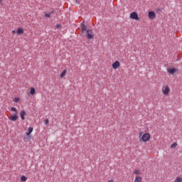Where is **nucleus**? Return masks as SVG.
<instances>
[{
    "label": "nucleus",
    "instance_id": "obj_12",
    "mask_svg": "<svg viewBox=\"0 0 182 182\" xmlns=\"http://www.w3.org/2000/svg\"><path fill=\"white\" fill-rule=\"evenodd\" d=\"M17 35H22L23 33V29L18 28L16 31Z\"/></svg>",
    "mask_w": 182,
    "mask_h": 182
},
{
    "label": "nucleus",
    "instance_id": "obj_3",
    "mask_svg": "<svg viewBox=\"0 0 182 182\" xmlns=\"http://www.w3.org/2000/svg\"><path fill=\"white\" fill-rule=\"evenodd\" d=\"M170 87L168 85H164L161 89V92L164 96H168L170 95Z\"/></svg>",
    "mask_w": 182,
    "mask_h": 182
},
{
    "label": "nucleus",
    "instance_id": "obj_2",
    "mask_svg": "<svg viewBox=\"0 0 182 182\" xmlns=\"http://www.w3.org/2000/svg\"><path fill=\"white\" fill-rule=\"evenodd\" d=\"M150 134L145 133L143 134V132L139 133V139L141 141H144V143L149 141L150 140Z\"/></svg>",
    "mask_w": 182,
    "mask_h": 182
},
{
    "label": "nucleus",
    "instance_id": "obj_5",
    "mask_svg": "<svg viewBox=\"0 0 182 182\" xmlns=\"http://www.w3.org/2000/svg\"><path fill=\"white\" fill-rule=\"evenodd\" d=\"M130 18L135 19V21H139L140 18H139V14L136 12H132L130 14Z\"/></svg>",
    "mask_w": 182,
    "mask_h": 182
},
{
    "label": "nucleus",
    "instance_id": "obj_23",
    "mask_svg": "<svg viewBox=\"0 0 182 182\" xmlns=\"http://www.w3.org/2000/svg\"><path fill=\"white\" fill-rule=\"evenodd\" d=\"M11 33H13V35H15L16 33V31L15 30H13Z\"/></svg>",
    "mask_w": 182,
    "mask_h": 182
},
{
    "label": "nucleus",
    "instance_id": "obj_16",
    "mask_svg": "<svg viewBox=\"0 0 182 182\" xmlns=\"http://www.w3.org/2000/svg\"><path fill=\"white\" fill-rule=\"evenodd\" d=\"M35 93H36V90H35V88L32 87L30 90V94L31 95H35Z\"/></svg>",
    "mask_w": 182,
    "mask_h": 182
},
{
    "label": "nucleus",
    "instance_id": "obj_25",
    "mask_svg": "<svg viewBox=\"0 0 182 182\" xmlns=\"http://www.w3.org/2000/svg\"><path fill=\"white\" fill-rule=\"evenodd\" d=\"M107 182H114L113 180H109Z\"/></svg>",
    "mask_w": 182,
    "mask_h": 182
},
{
    "label": "nucleus",
    "instance_id": "obj_6",
    "mask_svg": "<svg viewBox=\"0 0 182 182\" xmlns=\"http://www.w3.org/2000/svg\"><path fill=\"white\" fill-rule=\"evenodd\" d=\"M119 67H120V62L115 61L114 63H112L113 69H117Z\"/></svg>",
    "mask_w": 182,
    "mask_h": 182
},
{
    "label": "nucleus",
    "instance_id": "obj_9",
    "mask_svg": "<svg viewBox=\"0 0 182 182\" xmlns=\"http://www.w3.org/2000/svg\"><path fill=\"white\" fill-rule=\"evenodd\" d=\"M21 119L25 120V116H26V112L24 110L20 112Z\"/></svg>",
    "mask_w": 182,
    "mask_h": 182
},
{
    "label": "nucleus",
    "instance_id": "obj_8",
    "mask_svg": "<svg viewBox=\"0 0 182 182\" xmlns=\"http://www.w3.org/2000/svg\"><path fill=\"white\" fill-rule=\"evenodd\" d=\"M168 73H170L171 75H174L176 72H177V69L176 68H169L167 70Z\"/></svg>",
    "mask_w": 182,
    "mask_h": 182
},
{
    "label": "nucleus",
    "instance_id": "obj_18",
    "mask_svg": "<svg viewBox=\"0 0 182 182\" xmlns=\"http://www.w3.org/2000/svg\"><path fill=\"white\" fill-rule=\"evenodd\" d=\"M175 182H182V178L181 177H177L175 179Z\"/></svg>",
    "mask_w": 182,
    "mask_h": 182
},
{
    "label": "nucleus",
    "instance_id": "obj_17",
    "mask_svg": "<svg viewBox=\"0 0 182 182\" xmlns=\"http://www.w3.org/2000/svg\"><path fill=\"white\" fill-rule=\"evenodd\" d=\"M28 180V178H26V176H22L21 177V181H26Z\"/></svg>",
    "mask_w": 182,
    "mask_h": 182
},
{
    "label": "nucleus",
    "instance_id": "obj_1",
    "mask_svg": "<svg viewBox=\"0 0 182 182\" xmlns=\"http://www.w3.org/2000/svg\"><path fill=\"white\" fill-rule=\"evenodd\" d=\"M11 111L15 112V114H12L10 115V117H9V120H11V122H16V120H18V118L16 108L14 107H11Z\"/></svg>",
    "mask_w": 182,
    "mask_h": 182
},
{
    "label": "nucleus",
    "instance_id": "obj_13",
    "mask_svg": "<svg viewBox=\"0 0 182 182\" xmlns=\"http://www.w3.org/2000/svg\"><path fill=\"white\" fill-rule=\"evenodd\" d=\"M134 174H135V176H140V174H141V172L139 169H135L134 171Z\"/></svg>",
    "mask_w": 182,
    "mask_h": 182
},
{
    "label": "nucleus",
    "instance_id": "obj_15",
    "mask_svg": "<svg viewBox=\"0 0 182 182\" xmlns=\"http://www.w3.org/2000/svg\"><path fill=\"white\" fill-rule=\"evenodd\" d=\"M81 29H82V33H85L86 32V31H87L85 24H82Z\"/></svg>",
    "mask_w": 182,
    "mask_h": 182
},
{
    "label": "nucleus",
    "instance_id": "obj_26",
    "mask_svg": "<svg viewBox=\"0 0 182 182\" xmlns=\"http://www.w3.org/2000/svg\"><path fill=\"white\" fill-rule=\"evenodd\" d=\"M0 4H2V0H0Z\"/></svg>",
    "mask_w": 182,
    "mask_h": 182
},
{
    "label": "nucleus",
    "instance_id": "obj_4",
    "mask_svg": "<svg viewBox=\"0 0 182 182\" xmlns=\"http://www.w3.org/2000/svg\"><path fill=\"white\" fill-rule=\"evenodd\" d=\"M85 34V36L87 38V39H93L95 35L93 34V31L90 30V29H87L85 33H83Z\"/></svg>",
    "mask_w": 182,
    "mask_h": 182
},
{
    "label": "nucleus",
    "instance_id": "obj_7",
    "mask_svg": "<svg viewBox=\"0 0 182 182\" xmlns=\"http://www.w3.org/2000/svg\"><path fill=\"white\" fill-rule=\"evenodd\" d=\"M148 15L150 19H154L156 18V13H154V11H149Z\"/></svg>",
    "mask_w": 182,
    "mask_h": 182
},
{
    "label": "nucleus",
    "instance_id": "obj_20",
    "mask_svg": "<svg viewBox=\"0 0 182 182\" xmlns=\"http://www.w3.org/2000/svg\"><path fill=\"white\" fill-rule=\"evenodd\" d=\"M50 15H52V13H49V14L46 13V14H45L46 18H50Z\"/></svg>",
    "mask_w": 182,
    "mask_h": 182
},
{
    "label": "nucleus",
    "instance_id": "obj_10",
    "mask_svg": "<svg viewBox=\"0 0 182 182\" xmlns=\"http://www.w3.org/2000/svg\"><path fill=\"white\" fill-rule=\"evenodd\" d=\"M33 132V127H28V132L26 133V136H31V133Z\"/></svg>",
    "mask_w": 182,
    "mask_h": 182
},
{
    "label": "nucleus",
    "instance_id": "obj_24",
    "mask_svg": "<svg viewBox=\"0 0 182 182\" xmlns=\"http://www.w3.org/2000/svg\"><path fill=\"white\" fill-rule=\"evenodd\" d=\"M58 28H60V24H57V26H56Z\"/></svg>",
    "mask_w": 182,
    "mask_h": 182
},
{
    "label": "nucleus",
    "instance_id": "obj_21",
    "mask_svg": "<svg viewBox=\"0 0 182 182\" xmlns=\"http://www.w3.org/2000/svg\"><path fill=\"white\" fill-rule=\"evenodd\" d=\"M174 147H177V143H173L171 145V149H174Z\"/></svg>",
    "mask_w": 182,
    "mask_h": 182
},
{
    "label": "nucleus",
    "instance_id": "obj_14",
    "mask_svg": "<svg viewBox=\"0 0 182 182\" xmlns=\"http://www.w3.org/2000/svg\"><path fill=\"white\" fill-rule=\"evenodd\" d=\"M143 179L140 176H136L134 181V182H141Z\"/></svg>",
    "mask_w": 182,
    "mask_h": 182
},
{
    "label": "nucleus",
    "instance_id": "obj_19",
    "mask_svg": "<svg viewBox=\"0 0 182 182\" xmlns=\"http://www.w3.org/2000/svg\"><path fill=\"white\" fill-rule=\"evenodd\" d=\"M19 100H20L19 97H15L13 100V102H14V103H18V102H19Z\"/></svg>",
    "mask_w": 182,
    "mask_h": 182
},
{
    "label": "nucleus",
    "instance_id": "obj_22",
    "mask_svg": "<svg viewBox=\"0 0 182 182\" xmlns=\"http://www.w3.org/2000/svg\"><path fill=\"white\" fill-rule=\"evenodd\" d=\"M44 124H46V126H48V124H49V119H45Z\"/></svg>",
    "mask_w": 182,
    "mask_h": 182
},
{
    "label": "nucleus",
    "instance_id": "obj_11",
    "mask_svg": "<svg viewBox=\"0 0 182 182\" xmlns=\"http://www.w3.org/2000/svg\"><path fill=\"white\" fill-rule=\"evenodd\" d=\"M66 73H68V70H64L61 73V74H60V77H61V79H63V77H65V76H66Z\"/></svg>",
    "mask_w": 182,
    "mask_h": 182
}]
</instances>
